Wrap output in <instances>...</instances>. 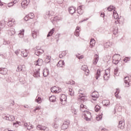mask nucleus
Here are the masks:
<instances>
[{
  "label": "nucleus",
  "instance_id": "23",
  "mask_svg": "<svg viewBox=\"0 0 131 131\" xmlns=\"http://www.w3.org/2000/svg\"><path fill=\"white\" fill-rule=\"evenodd\" d=\"M68 53V51H62L61 52V53L60 54H59V57L60 59H62L63 58V57H65L66 56V55H67V53Z\"/></svg>",
  "mask_w": 131,
  "mask_h": 131
},
{
  "label": "nucleus",
  "instance_id": "46",
  "mask_svg": "<svg viewBox=\"0 0 131 131\" xmlns=\"http://www.w3.org/2000/svg\"><path fill=\"white\" fill-rule=\"evenodd\" d=\"M118 32V28H115V29H114L113 33V34H114V35H116Z\"/></svg>",
  "mask_w": 131,
  "mask_h": 131
},
{
  "label": "nucleus",
  "instance_id": "14",
  "mask_svg": "<svg viewBox=\"0 0 131 131\" xmlns=\"http://www.w3.org/2000/svg\"><path fill=\"white\" fill-rule=\"evenodd\" d=\"M124 125H125L124 122L123 121H120L119 122V124L118 125V127L120 129H124Z\"/></svg>",
  "mask_w": 131,
  "mask_h": 131
},
{
  "label": "nucleus",
  "instance_id": "18",
  "mask_svg": "<svg viewBox=\"0 0 131 131\" xmlns=\"http://www.w3.org/2000/svg\"><path fill=\"white\" fill-rule=\"evenodd\" d=\"M51 91L52 93H55L56 94H58V93H60V90L59 88L54 86L51 89Z\"/></svg>",
  "mask_w": 131,
  "mask_h": 131
},
{
  "label": "nucleus",
  "instance_id": "55",
  "mask_svg": "<svg viewBox=\"0 0 131 131\" xmlns=\"http://www.w3.org/2000/svg\"><path fill=\"white\" fill-rule=\"evenodd\" d=\"M76 57L79 60H80V59H83V55L79 56V54H78V55H76Z\"/></svg>",
  "mask_w": 131,
  "mask_h": 131
},
{
  "label": "nucleus",
  "instance_id": "22",
  "mask_svg": "<svg viewBox=\"0 0 131 131\" xmlns=\"http://www.w3.org/2000/svg\"><path fill=\"white\" fill-rule=\"evenodd\" d=\"M49 73L50 72H49V69L47 68L44 69L43 72V76H44V77H47V76L49 75Z\"/></svg>",
  "mask_w": 131,
  "mask_h": 131
},
{
  "label": "nucleus",
  "instance_id": "32",
  "mask_svg": "<svg viewBox=\"0 0 131 131\" xmlns=\"http://www.w3.org/2000/svg\"><path fill=\"white\" fill-rule=\"evenodd\" d=\"M24 30H21L18 34L19 37L20 38H23L24 37Z\"/></svg>",
  "mask_w": 131,
  "mask_h": 131
},
{
  "label": "nucleus",
  "instance_id": "64",
  "mask_svg": "<svg viewBox=\"0 0 131 131\" xmlns=\"http://www.w3.org/2000/svg\"><path fill=\"white\" fill-rule=\"evenodd\" d=\"M81 100H83V101H84V100H85V99L84 98V96H81Z\"/></svg>",
  "mask_w": 131,
  "mask_h": 131
},
{
  "label": "nucleus",
  "instance_id": "16",
  "mask_svg": "<svg viewBox=\"0 0 131 131\" xmlns=\"http://www.w3.org/2000/svg\"><path fill=\"white\" fill-rule=\"evenodd\" d=\"M98 61H99V55L97 54H95L94 56V59L93 61L94 65H97Z\"/></svg>",
  "mask_w": 131,
  "mask_h": 131
},
{
  "label": "nucleus",
  "instance_id": "61",
  "mask_svg": "<svg viewBox=\"0 0 131 131\" xmlns=\"http://www.w3.org/2000/svg\"><path fill=\"white\" fill-rule=\"evenodd\" d=\"M80 131H86V128L85 127H82Z\"/></svg>",
  "mask_w": 131,
  "mask_h": 131
},
{
  "label": "nucleus",
  "instance_id": "24",
  "mask_svg": "<svg viewBox=\"0 0 131 131\" xmlns=\"http://www.w3.org/2000/svg\"><path fill=\"white\" fill-rule=\"evenodd\" d=\"M76 11L75 8L73 7H71L69 8V12L72 15H73V13H75Z\"/></svg>",
  "mask_w": 131,
  "mask_h": 131
},
{
  "label": "nucleus",
  "instance_id": "11",
  "mask_svg": "<svg viewBox=\"0 0 131 131\" xmlns=\"http://www.w3.org/2000/svg\"><path fill=\"white\" fill-rule=\"evenodd\" d=\"M4 119L9 120V121H14L15 120V117L13 116L7 115L4 117Z\"/></svg>",
  "mask_w": 131,
  "mask_h": 131
},
{
  "label": "nucleus",
  "instance_id": "21",
  "mask_svg": "<svg viewBox=\"0 0 131 131\" xmlns=\"http://www.w3.org/2000/svg\"><path fill=\"white\" fill-rule=\"evenodd\" d=\"M111 46H112V42L109 41L104 43L103 47L104 49H108V48H109V47H111Z\"/></svg>",
  "mask_w": 131,
  "mask_h": 131
},
{
  "label": "nucleus",
  "instance_id": "37",
  "mask_svg": "<svg viewBox=\"0 0 131 131\" xmlns=\"http://www.w3.org/2000/svg\"><path fill=\"white\" fill-rule=\"evenodd\" d=\"M113 17L114 19H117L118 18H119V16H118V13L116 12L115 10H114L113 12Z\"/></svg>",
  "mask_w": 131,
  "mask_h": 131
},
{
  "label": "nucleus",
  "instance_id": "19",
  "mask_svg": "<svg viewBox=\"0 0 131 131\" xmlns=\"http://www.w3.org/2000/svg\"><path fill=\"white\" fill-rule=\"evenodd\" d=\"M39 70H40V69H38L37 70H36L34 72V74H33L34 77H36L37 78L38 77H39V76H40Z\"/></svg>",
  "mask_w": 131,
  "mask_h": 131
},
{
  "label": "nucleus",
  "instance_id": "41",
  "mask_svg": "<svg viewBox=\"0 0 131 131\" xmlns=\"http://www.w3.org/2000/svg\"><path fill=\"white\" fill-rule=\"evenodd\" d=\"M103 103H104V106H108L110 105V101L107 100H105L103 101Z\"/></svg>",
  "mask_w": 131,
  "mask_h": 131
},
{
  "label": "nucleus",
  "instance_id": "26",
  "mask_svg": "<svg viewBox=\"0 0 131 131\" xmlns=\"http://www.w3.org/2000/svg\"><path fill=\"white\" fill-rule=\"evenodd\" d=\"M54 32H55V28H53L48 33V34L47 35V38H49V37H50V36H52V35H53V34H54Z\"/></svg>",
  "mask_w": 131,
  "mask_h": 131
},
{
  "label": "nucleus",
  "instance_id": "58",
  "mask_svg": "<svg viewBox=\"0 0 131 131\" xmlns=\"http://www.w3.org/2000/svg\"><path fill=\"white\" fill-rule=\"evenodd\" d=\"M57 4H63V2L64 0H56Z\"/></svg>",
  "mask_w": 131,
  "mask_h": 131
},
{
  "label": "nucleus",
  "instance_id": "52",
  "mask_svg": "<svg viewBox=\"0 0 131 131\" xmlns=\"http://www.w3.org/2000/svg\"><path fill=\"white\" fill-rule=\"evenodd\" d=\"M124 62L125 63H127L128 61H129V57H126L124 59H123Z\"/></svg>",
  "mask_w": 131,
  "mask_h": 131
},
{
  "label": "nucleus",
  "instance_id": "27",
  "mask_svg": "<svg viewBox=\"0 0 131 131\" xmlns=\"http://www.w3.org/2000/svg\"><path fill=\"white\" fill-rule=\"evenodd\" d=\"M24 126H25L26 127H27V129L28 130H30V129H31L33 128L32 125L30 123L28 124V123H25Z\"/></svg>",
  "mask_w": 131,
  "mask_h": 131
},
{
  "label": "nucleus",
  "instance_id": "5",
  "mask_svg": "<svg viewBox=\"0 0 131 131\" xmlns=\"http://www.w3.org/2000/svg\"><path fill=\"white\" fill-rule=\"evenodd\" d=\"M70 124V122L69 121H64L61 125V129H62L63 130L67 129Z\"/></svg>",
  "mask_w": 131,
  "mask_h": 131
},
{
  "label": "nucleus",
  "instance_id": "56",
  "mask_svg": "<svg viewBox=\"0 0 131 131\" xmlns=\"http://www.w3.org/2000/svg\"><path fill=\"white\" fill-rule=\"evenodd\" d=\"M14 23H11V21H8V26H10V27H12V26H14Z\"/></svg>",
  "mask_w": 131,
  "mask_h": 131
},
{
  "label": "nucleus",
  "instance_id": "17",
  "mask_svg": "<svg viewBox=\"0 0 131 131\" xmlns=\"http://www.w3.org/2000/svg\"><path fill=\"white\" fill-rule=\"evenodd\" d=\"M21 56L22 57H24V58H25L28 56V53L29 51L28 50L25 49V51H21Z\"/></svg>",
  "mask_w": 131,
  "mask_h": 131
},
{
  "label": "nucleus",
  "instance_id": "10",
  "mask_svg": "<svg viewBox=\"0 0 131 131\" xmlns=\"http://www.w3.org/2000/svg\"><path fill=\"white\" fill-rule=\"evenodd\" d=\"M25 70V65H19L17 66L16 71L20 72V71H24Z\"/></svg>",
  "mask_w": 131,
  "mask_h": 131
},
{
  "label": "nucleus",
  "instance_id": "44",
  "mask_svg": "<svg viewBox=\"0 0 131 131\" xmlns=\"http://www.w3.org/2000/svg\"><path fill=\"white\" fill-rule=\"evenodd\" d=\"M118 94H119V89H117L116 92L115 93V96L117 99H120V98L118 97Z\"/></svg>",
  "mask_w": 131,
  "mask_h": 131
},
{
  "label": "nucleus",
  "instance_id": "20",
  "mask_svg": "<svg viewBox=\"0 0 131 131\" xmlns=\"http://www.w3.org/2000/svg\"><path fill=\"white\" fill-rule=\"evenodd\" d=\"M67 100V96H66L65 94H62L61 96V98H60V102H64V103H66Z\"/></svg>",
  "mask_w": 131,
  "mask_h": 131
},
{
  "label": "nucleus",
  "instance_id": "47",
  "mask_svg": "<svg viewBox=\"0 0 131 131\" xmlns=\"http://www.w3.org/2000/svg\"><path fill=\"white\" fill-rule=\"evenodd\" d=\"M28 16L30 19H33L34 18V14L33 13H29Z\"/></svg>",
  "mask_w": 131,
  "mask_h": 131
},
{
  "label": "nucleus",
  "instance_id": "42",
  "mask_svg": "<svg viewBox=\"0 0 131 131\" xmlns=\"http://www.w3.org/2000/svg\"><path fill=\"white\" fill-rule=\"evenodd\" d=\"M35 101L37 102L38 104H40L41 103V98L40 97L38 96L36 97V99H35Z\"/></svg>",
  "mask_w": 131,
  "mask_h": 131
},
{
  "label": "nucleus",
  "instance_id": "63",
  "mask_svg": "<svg viewBox=\"0 0 131 131\" xmlns=\"http://www.w3.org/2000/svg\"><path fill=\"white\" fill-rule=\"evenodd\" d=\"M58 20V17L57 16L53 18V21H57Z\"/></svg>",
  "mask_w": 131,
  "mask_h": 131
},
{
  "label": "nucleus",
  "instance_id": "40",
  "mask_svg": "<svg viewBox=\"0 0 131 131\" xmlns=\"http://www.w3.org/2000/svg\"><path fill=\"white\" fill-rule=\"evenodd\" d=\"M102 117H103V114H101L100 115L97 116L96 117V120H97V121H100V120H102Z\"/></svg>",
  "mask_w": 131,
  "mask_h": 131
},
{
  "label": "nucleus",
  "instance_id": "8",
  "mask_svg": "<svg viewBox=\"0 0 131 131\" xmlns=\"http://www.w3.org/2000/svg\"><path fill=\"white\" fill-rule=\"evenodd\" d=\"M29 3H30V0H24L21 3L22 8L24 9L27 8V6L29 5Z\"/></svg>",
  "mask_w": 131,
  "mask_h": 131
},
{
  "label": "nucleus",
  "instance_id": "9",
  "mask_svg": "<svg viewBox=\"0 0 131 131\" xmlns=\"http://www.w3.org/2000/svg\"><path fill=\"white\" fill-rule=\"evenodd\" d=\"M37 34H38V30L36 29H32V36L33 38H36L37 37Z\"/></svg>",
  "mask_w": 131,
  "mask_h": 131
},
{
  "label": "nucleus",
  "instance_id": "25",
  "mask_svg": "<svg viewBox=\"0 0 131 131\" xmlns=\"http://www.w3.org/2000/svg\"><path fill=\"white\" fill-rule=\"evenodd\" d=\"M65 65L64 60H60L57 64V67H63Z\"/></svg>",
  "mask_w": 131,
  "mask_h": 131
},
{
  "label": "nucleus",
  "instance_id": "3",
  "mask_svg": "<svg viewBox=\"0 0 131 131\" xmlns=\"http://www.w3.org/2000/svg\"><path fill=\"white\" fill-rule=\"evenodd\" d=\"M44 52L45 51L42 49H38L37 47L35 49V55H36V56H40V55H42Z\"/></svg>",
  "mask_w": 131,
  "mask_h": 131
},
{
  "label": "nucleus",
  "instance_id": "15",
  "mask_svg": "<svg viewBox=\"0 0 131 131\" xmlns=\"http://www.w3.org/2000/svg\"><path fill=\"white\" fill-rule=\"evenodd\" d=\"M82 6H79L77 9V12L79 15H82L83 14V10H82Z\"/></svg>",
  "mask_w": 131,
  "mask_h": 131
},
{
  "label": "nucleus",
  "instance_id": "51",
  "mask_svg": "<svg viewBox=\"0 0 131 131\" xmlns=\"http://www.w3.org/2000/svg\"><path fill=\"white\" fill-rule=\"evenodd\" d=\"M68 84H71V85H73L74 84H75V82L73 80H71L68 82Z\"/></svg>",
  "mask_w": 131,
  "mask_h": 131
},
{
  "label": "nucleus",
  "instance_id": "38",
  "mask_svg": "<svg viewBox=\"0 0 131 131\" xmlns=\"http://www.w3.org/2000/svg\"><path fill=\"white\" fill-rule=\"evenodd\" d=\"M52 127H53V128H55V129H58V128H59V124L57 122H54L52 124Z\"/></svg>",
  "mask_w": 131,
  "mask_h": 131
},
{
  "label": "nucleus",
  "instance_id": "45",
  "mask_svg": "<svg viewBox=\"0 0 131 131\" xmlns=\"http://www.w3.org/2000/svg\"><path fill=\"white\" fill-rule=\"evenodd\" d=\"M10 43H11V42L10 41V40H4L3 45H4L5 46L9 45H10Z\"/></svg>",
  "mask_w": 131,
  "mask_h": 131
},
{
  "label": "nucleus",
  "instance_id": "31",
  "mask_svg": "<svg viewBox=\"0 0 131 131\" xmlns=\"http://www.w3.org/2000/svg\"><path fill=\"white\" fill-rule=\"evenodd\" d=\"M7 32L9 34V35H10V36H12V35H14L15 34V30H9L7 31Z\"/></svg>",
  "mask_w": 131,
  "mask_h": 131
},
{
  "label": "nucleus",
  "instance_id": "49",
  "mask_svg": "<svg viewBox=\"0 0 131 131\" xmlns=\"http://www.w3.org/2000/svg\"><path fill=\"white\" fill-rule=\"evenodd\" d=\"M69 94L72 97L74 95V92L73 91L72 89H69Z\"/></svg>",
  "mask_w": 131,
  "mask_h": 131
},
{
  "label": "nucleus",
  "instance_id": "57",
  "mask_svg": "<svg viewBox=\"0 0 131 131\" xmlns=\"http://www.w3.org/2000/svg\"><path fill=\"white\" fill-rule=\"evenodd\" d=\"M29 19H30V18H29V16H28V15H26L24 17V20H25V21H28V20H29Z\"/></svg>",
  "mask_w": 131,
  "mask_h": 131
},
{
  "label": "nucleus",
  "instance_id": "35",
  "mask_svg": "<svg viewBox=\"0 0 131 131\" xmlns=\"http://www.w3.org/2000/svg\"><path fill=\"white\" fill-rule=\"evenodd\" d=\"M37 63H36V66H41V65H42V59H38L37 61H36Z\"/></svg>",
  "mask_w": 131,
  "mask_h": 131
},
{
  "label": "nucleus",
  "instance_id": "39",
  "mask_svg": "<svg viewBox=\"0 0 131 131\" xmlns=\"http://www.w3.org/2000/svg\"><path fill=\"white\" fill-rule=\"evenodd\" d=\"M49 100L51 102H56V96H51L50 97H49Z\"/></svg>",
  "mask_w": 131,
  "mask_h": 131
},
{
  "label": "nucleus",
  "instance_id": "59",
  "mask_svg": "<svg viewBox=\"0 0 131 131\" xmlns=\"http://www.w3.org/2000/svg\"><path fill=\"white\" fill-rule=\"evenodd\" d=\"M117 73H118V70H115L114 71V74L115 75H117Z\"/></svg>",
  "mask_w": 131,
  "mask_h": 131
},
{
  "label": "nucleus",
  "instance_id": "53",
  "mask_svg": "<svg viewBox=\"0 0 131 131\" xmlns=\"http://www.w3.org/2000/svg\"><path fill=\"white\" fill-rule=\"evenodd\" d=\"M113 64H115V65H117V64L118 63H119V60L113 59Z\"/></svg>",
  "mask_w": 131,
  "mask_h": 131
},
{
  "label": "nucleus",
  "instance_id": "12",
  "mask_svg": "<svg viewBox=\"0 0 131 131\" xmlns=\"http://www.w3.org/2000/svg\"><path fill=\"white\" fill-rule=\"evenodd\" d=\"M14 105H15V102L13 101L10 103V104L7 107V110L8 111H12L14 108Z\"/></svg>",
  "mask_w": 131,
  "mask_h": 131
},
{
  "label": "nucleus",
  "instance_id": "29",
  "mask_svg": "<svg viewBox=\"0 0 131 131\" xmlns=\"http://www.w3.org/2000/svg\"><path fill=\"white\" fill-rule=\"evenodd\" d=\"M81 69L82 70H83V71H84L85 72H87V73H89V69H88V66H85V65H84V66H82L81 67Z\"/></svg>",
  "mask_w": 131,
  "mask_h": 131
},
{
  "label": "nucleus",
  "instance_id": "13",
  "mask_svg": "<svg viewBox=\"0 0 131 131\" xmlns=\"http://www.w3.org/2000/svg\"><path fill=\"white\" fill-rule=\"evenodd\" d=\"M8 73V69L7 68H0V74L3 75H6Z\"/></svg>",
  "mask_w": 131,
  "mask_h": 131
},
{
  "label": "nucleus",
  "instance_id": "4",
  "mask_svg": "<svg viewBox=\"0 0 131 131\" xmlns=\"http://www.w3.org/2000/svg\"><path fill=\"white\" fill-rule=\"evenodd\" d=\"M124 83H125V86L126 88H129V86H130L131 82H130V79H129V77H125L124 78Z\"/></svg>",
  "mask_w": 131,
  "mask_h": 131
},
{
  "label": "nucleus",
  "instance_id": "62",
  "mask_svg": "<svg viewBox=\"0 0 131 131\" xmlns=\"http://www.w3.org/2000/svg\"><path fill=\"white\" fill-rule=\"evenodd\" d=\"M79 94H80V95H83V92H82V91L81 90H79Z\"/></svg>",
  "mask_w": 131,
  "mask_h": 131
},
{
  "label": "nucleus",
  "instance_id": "7",
  "mask_svg": "<svg viewBox=\"0 0 131 131\" xmlns=\"http://www.w3.org/2000/svg\"><path fill=\"white\" fill-rule=\"evenodd\" d=\"M37 129L38 130H44V131H49V129L45 126H42L41 125H38L36 127Z\"/></svg>",
  "mask_w": 131,
  "mask_h": 131
},
{
  "label": "nucleus",
  "instance_id": "60",
  "mask_svg": "<svg viewBox=\"0 0 131 131\" xmlns=\"http://www.w3.org/2000/svg\"><path fill=\"white\" fill-rule=\"evenodd\" d=\"M9 22H11V23H13V24H15V19H11L9 21Z\"/></svg>",
  "mask_w": 131,
  "mask_h": 131
},
{
  "label": "nucleus",
  "instance_id": "50",
  "mask_svg": "<svg viewBox=\"0 0 131 131\" xmlns=\"http://www.w3.org/2000/svg\"><path fill=\"white\" fill-rule=\"evenodd\" d=\"M107 10H108L109 12H111V11H113L114 10V8H113V6H111L107 8Z\"/></svg>",
  "mask_w": 131,
  "mask_h": 131
},
{
  "label": "nucleus",
  "instance_id": "2",
  "mask_svg": "<svg viewBox=\"0 0 131 131\" xmlns=\"http://www.w3.org/2000/svg\"><path fill=\"white\" fill-rule=\"evenodd\" d=\"M103 78L104 80H109L110 78V69H107L105 70V74L103 76Z\"/></svg>",
  "mask_w": 131,
  "mask_h": 131
},
{
  "label": "nucleus",
  "instance_id": "30",
  "mask_svg": "<svg viewBox=\"0 0 131 131\" xmlns=\"http://www.w3.org/2000/svg\"><path fill=\"white\" fill-rule=\"evenodd\" d=\"M45 63L47 64H49L50 62H51V56H46L45 59Z\"/></svg>",
  "mask_w": 131,
  "mask_h": 131
},
{
  "label": "nucleus",
  "instance_id": "6",
  "mask_svg": "<svg viewBox=\"0 0 131 131\" xmlns=\"http://www.w3.org/2000/svg\"><path fill=\"white\" fill-rule=\"evenodd\" d=\"M92 100L97 101V99L99 98V93L98 92H94L91 94Z\"/></svg>",
  "mask_w": 131,
  "mask_h": 131
},
{
  "label": "nucleus",
  "instance_id": "48",
  "mask_svg": "<svg viewBox=\"0 0 131 131\" xmlns=\"http://www.w3.org/2000/svg\"><path fill=\"white\" fill-rule=\"evenodd\" d=\"M71 111H72V113L73 114H74L75 115H77V110H76L75 108H72Z\"/></svg>",
  "mask_w": 131,
  "mask_h": 131
},
{
  "label": "nucleus",
  "instance_id": "1",
  "mask_svg": "<svg viewBox=\"0 0 131 131\" xmlns=\"http://www.w3.org/2000/svg\"><path fill=\"white\" fill-rule=\"evenodd\" d=\"M80 110L83 113L82 114V117L86 121H91L92 120V115L91 112L86 110V106L83 104H80Z\"/></svg>",
  "mask_w": 131,
  "mask_h": 131
},
{
  "label": "nucleus",
  "instance_id": "34",
  "mask_svg": "<svg viewBox=\"0 0 131 131\" xmlns=\"http://www.w3.org/2000/svg\"><path fill=\"white\" fill-rule=\"evenodd\" d=\"M15 4H17V0H13L12 2L9 3L8 4V7H9V8L11 7H13V6L15 5Z\"/></svg>",
  "mask_w": 131,
  "mask_h": 131
},
{
  "label": "nucleus",
  "instance_id": "54",
  "mask_svg": "<svg viewBox=\"0 0 131 131\" xmlns=\"http://www.w3.org/2000/svg\"><path fill=\"white\" fill-rule=\"evenodd\" d=\"M14 54H16V56H18L20 54V49H17L15 52Z\"/></svg>",
  "mask_w": 131,
  "mask_h": 131
},
{
  "label": "nucleus",
  "instance_id": "43",
  "mask_svg": "<svg viewBox=\"0 0 131 131\" xmlns=\"http://www.w3.org/2000/svg\"><path fill=\"white\" fill-rule=\"evenodd\" d=\"M100 109H101V106H99V105H96L94 107V110L96 112H98V111H100Z\"/></svg>",
  "mask_w": 131,
  "mask_h": 131
},
{
  "label": "nucleus",
  "instance_id": "28",
  "mask_svg": "<svg viewBox=\"0 0 131 131\" xmlns=\"http://www.w3.org/2000/svg\"><path fill=\"white\" fill-rule=\"evenodd\" d=\"M95 44H96V40L92 38L90 42V48H94V47H95Z\"/></svg>",
  "mask_w": 131,
  "mask_h": 131
},
{
  "label": "nucleus",
  "instance_id": "33",
  "mask_svg": "<svg viewBox=\"0 0 131 131\" xmlns=\"http://www.w3.org/2000/svg\"><path fill=\"white\" fill-rule=\"evenodd\" d=\"M80 28L79 27H77L75 32V35L76 36H79V31H80V30H79Z\"/></svg>",
  "mask_w": 131,
  "mask_h": 131
},
{
  "label": "nucleus",
  "instance_id": "36",
  "mask_svg": "<svg viewBox=\"0 0 131 131\" xmlns=\"http://www.w3.org/2000/svg\"><path fill=\"white\" fill-rule=\"evenodd\" d=\"M100 75H101V71H100V70H98L95 75L96 79H98V78L100 77Z\"/></svg>",
  "mask_w": 131,
  "mask_h": 131
}]
</instances>
